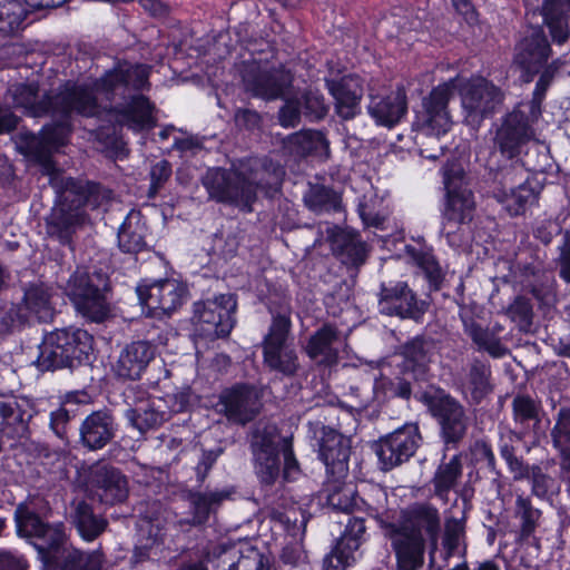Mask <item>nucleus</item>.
Returning a JSON list of instances; mask_svg holds the SVG:
<instances>
[{
    "label": "nucleus",
    "mask_w": 570,
    "mask_h": 570,
    "mask_svg": "<svg viewBox=\"0 0 570 570\" xmlns=\"http://www.w3.org/2000/svg\"><path fill=\"white\" fill-rule=\"evenodd\" d=\"M279 124L285 128L295 127L301 119V110L297 101L289 100L281 108L278 112Z\"/></svg>",
    "instance_id": "obj_58"
},
{
    "label": "nucleus",
    "mask_w": 570,
    "mask_h": 570,
    "mask_svg": "<svg viewBox=\"0 0 570 570\" xmlns=\"http://www.w3.org/2000/svg\"><path fill=\"white\" fill-rule=\"evenodd\" d=\"M28 322V314L18 304L0 307V335L9 334Z\"/></svg>",
    "instance_id": "obj_48"
},
{
    "label": "nucleus",
    "mask_w": 570,
    "mask_h": 570,
    "mask_svg": "<svg viewBox=\"0 0 570 570\" xmlns=\"http://www.w3.org/2000/svg\"><path fill=\"white\" fill-rule=\"evenodd\" d=\"M236 307L233 294H220L213 299L196 302L191 317L196 333L209 340L229 335L235 324Z\"/></svg>",
    "instance_id": "obj_11"
},
{
    "label": "nucleus",
    "mask_w": 570,
    "mask_h": 570,
    "mask_svg": "<svg viewBox=\"0 0 570 570\" xmlns=\"http://www.w3.org/2000/svg\"><path fill=\"white\" fill-rule=\"evenodd\" d=\"M108 288V276L97 268L79 267L69 277L65 287L67 296L83 317L101 322L108 315L104 292Z\"/></svg>",
    "instance_id": "obj_7"
},
{
    "label": "nucleus",
    "mask_w": 570,
    "mask_h": 570,
    "mask_svg": "<svg viewBox=\"0 0 570 570\" xmlns=\"http://www.w3.org/2000/svg\"><path fill=\"white\" fill-rule=\"evenodd\" d=\"M532 118L522 108H514L505 115L494 136V147L507 159H514L521 155L525 146L535 138Z\"/></svg>",
    "instance_id": "obj_13"
},
{
    "label": "nucleus",
    "mask_w": 570,
    "mask_h": 570,
    "mask_svg": "<svg viewBox=\"0 0 570 570\" xmlns=\"http://www.w3.org/2000/svg\"><path fill=\"white\" fill-rule=\"evenodd\" d=\"M166 410L168 411V415L170 413H180L187 410L191 401V391L190 389H183L176 393L167 395Z\"/></svg>",
    "instance_id": "obj_57"
},
{
    "label": "nucleus",
    "mask_w": 570,
    "mask_h": 570,
    "mask_svg": "<svg viewBox=\"0 0 570 570\" xmlns=\"http://www.w3.org/2000/svg\"><path fill=\"white\" fill-rule=\"evenodd\" d=\"M190 509L193 512L191 519L186 518L184 521L191 524L205 523L210 514L209 501H190Z\"/></svg>",
    "instance_id": "obj_64"
},
{
    "label": "nucleus",
    "mask_w": 570,
    "mask_h": 570,
    "mask_svg": "<svg viewBox=\"0 0 570 570\" xmlns=\"http://www.w3.org/2000/svg\"><path fill=\"white\" fill-rule=\"evenodd\" d=\"M345 476H338L337 474H327V479L323 484L322 495L325 499H333L340 497V499H356L360 494H365L366 490H370V495L380 499L381 497H389L386 488L380 484H370L362 482L360 488H355L352 483H344Z\"/></svg>",
    "instance_id": "obj_38"
},
{
    "label": "nucleus",
    "mask_w": 570,
    "mask_h": 570,
    "mask_svg": "<svg viewBox=\"0 0 570 570\" xmlns=\"http://www.w3.org/2000/svg\"><path fill=\"white\" fill-rule=\"evenodd\" d=\"M246 91L266 100L281 98L292 83L291 75L284 69L266 68L259 63H247L243 70Z\"/></svg>",
    "instance_id": "obj_19"
},
{
    "label": "nucleus",
    "mask_w": 570,
    "mask_h": 570,
    "mask_svg": "<svg viewBox=\"0 0 570 570\" xmlns=\"http://www.w3.org/2000/svg\"><path fill=\"white\" fill-rule=\"evenodd\" d=\"M140 304L148 315L161 317L176 311L184 301L186 289L175 279H160L139 284L136 288Z\"/></svg>",
    "instance_id": "obj_17"
},
{
    "label": "nucleus",
    "mask_w": 570,
    "mask_h": 570,
    "mask_svg": "<svg viewBox=\"0 0 570 570\" xmlns=\"http://www.w3.org/2000/svg\"><path fill=\"white\" fill-rule=\"evenodd\" d=\"M422 436L415 423L403 426L381 438L374 445L375 453L383 470H392L412 458Z\"/></svg>",
    "instance_id": "obj_15"
},
{
    "label": "nucleus",
    "mask_w": 570,
    "mask_h": 570,
    "mask_svg": "<svg viewBox=\"0 0 570 570\" xmlns=\"http://www.w3.org/2000/svg\"><path fill=\"white\" fill-rule=\"evenodd\" d=\"M219 412L238 424L252 421L261 409L257 391L248 385H236L219 396Z\"/></svg>",
    "instance_id": "obj_21"
},
{
    "label": "nucleus",
    "mask_w": 570,
    "mask_h": 570,
    "mask_svg": "<svg viewBox=\"0 0 570 570\" xmlns=\"http://www.w3.org/2000/svg\"><path fill=\"white\" fill-rule=\"evenodd\" d=\"M453 92L452 81L438 86L423 100V111L416 117L415 141L420 148V155L426 159L435 160L443 154V146L438 140L451 128L448 104Z\"/></svg>",
    "instance_id": "obj_5"
},
{
    "label": "nucleus",
    "mask_w": 570,
    "mask_h": 570,
    "mask_svg": "<svg viewBox=\"0 0 570 570\" xmlns=\"http://www.w3.org/2000/svg\"><path fill=\"white\" fill-rule=\"evenodd\" d=\"M490 367L481 362H474L471 365L464 392L469 394L474 403H480L492 390L490 384Z\"/></svg>",
    "instance_id": "obj_43"
},
{
    "label": "nucleus",
    "mask_w": 570,
    "mask_h": 570,
    "mask_svg": "<svg viewBox=\"0 0 570 570\" xmlns=\"http://www.w3.org/2000/svg\"><path fill=\"white\" fill-rule=\"evenodd\" d=\"M171 175V167L167 160H160L153 165L150 169L149 196L153 197L163 187L165 181Z\"/></svg>",
    "instance_id": "obj_54"
},
{
    "label": "nucleus",
    "mask_w": 570,
    "mask_h": 570,
    "mask_svg": "<svg viewBox=\"0 0 570 570\" xmlns=\"http://www.w3.org/2000/svg\"><path fill=\"white\" fill-rule=\"evenodd\" d=\"M210 199L252 212L256 200L255 187L246 173L238 169L210 168L202 179Z\"/></svg>",
    "instance_id": "obj_8"
},
{
    "label": "nucleus",
    "mask_w": 570,
    "mask_h": 570,
    "mask_svg": "<svg viewBox=\"0 0 570 570\" xmlns=\"http://www.w3.org/2000/svg\"><path fill=\"white\" fill-rule=\"evenodd\" d=\"M384 535L391 540L397 559V570H416L423 561L424 543L434 548L440 533L438 511L429 504L400 509L396 501L376 515Z\"/></svg>",
    "instance_id": "obj_3"
},
{
    "label": "nucleus",
    "mask_w": 570,
    "mask_h": 570,
    "mask_svg": "<svg viewBox=\"0 0 570 570\" xmlns=\"http://www.w3.org/2000/svg\"><path fill=\"white\" fill-rule=\"evenodd\" d=\"M540 401L528 394H517L512 400L513 421L523 429H528L531 422L538 423L540 421Z\"/></svg>",
    "instance_id": "obj_46"
},
{
    "label": "nucleus",
    "mask_w": 570,
    "mask_h": 570,
    "mask_svg": "<svg viewBox=\"0 0 570 570\" xmlns=\"http://www.w3.org/2000/svg\"><path fill=\"white\" fill-rule=\"evenodd\" d=\"M340 551V540L337 541L333 551L324 559L325 570H342L354 564L360 556L358 550H353L350 553L347 548Z\"/></svg>",
    "instance_id": "obj_50"
},
{
    "label": "nucleus",
    "mask_w": 570,
    "mask_h": 570,
    "mask_svg": "<svg viewBox=\"0 0 570 570\" xmlns=\"http://www.w3.org/2000/svg\"><path fill=\"white\" fill-rule=\"evenodd\" d=\"M435 344L433 340L414 337L403 346L402 368L412 373L416 380L425 379L429 364L434 355Z\"/></svg>",
    "instance_id": "obj_32"
},
{
    "label": "nucleus",
    "mask_w": 570,
    "mask_h": 570,
    "mask_svg": "<svg viewBox=\"0 0 570 570\" xmlns=\"http://www.w3.org/2000/svg\"><path fill=\"white\" fill-rule=\"evenodd\" d=\"M446 189V204L443 210V232L448 239L454 233L452 224H468L473 218L475 202L472 191L464 186L462 171L455 170L452 176L448 170L443 174Z\"/></svg>",
    "instance_id": "obj_16"
},
{
    "label": "nucleus",
    "mask_w": 570,
    "mask_h": 570,
    "mask_svg": "<svg viewBox=\"0 0 570 570\" xmlns=\"http://www.w3.org/2000/svg\"><path fill=\"white\" fill-rule=\"evenodd\" d=\"M69 420V413L65 407H59L50 413V429L58 438L66 436Z\"/></svg>",
    "instance_id": "obj_61"
},
{
    "label": "nucleus",
    "mask_w": 570,
    "mask_h": 570,
    "mask_svg": "<svg viewBox=\"0 0 570 570\" xmlns=\"http://www.w3.org/2000/svg\"><path fill=\"white\" fill-rule=\"evenodd\" d=\"M118 424L108 410L94 411L85 417L79 428L80 443L89 451H98L116 436Z\"/></svg>",
    "instance_id": "obj_23"
},
{
    "label": "nucleus",
    "mask_w": 570,
    "mask_h": 570,
    "mask_svg": "<svg viewBox=\"0 0 570 570\" xmlns=\"http://www.w3.org/2000/svg\"><path fill=\"white\" fill-rule=\"evenodd\" d=\"M518 511L522 513V533L523 535H530L534 529L537 519L539 518V511L532 509L529 503L530 501H518Z\"/></svg>",
    "instance_id": "obj_62"
},
{
    "label": "nucleus",
    "mask_w": 570,
    "mask_h": 570,
    "mask_svg": "<svg viewBox=\"0 0 570 570\" xmlns=\"http://www.w3.org/2000/svg\"><path fill=\"white\" fill-rule=\"evenodd\" d=\"M431 415L440 426L446 446H456L466 435L469 416L464 406L449 394L423 395Z\"/></svg>",
    "instance_id": "obj_12"
},
{
    "label": "nucleus",
    "mask_w": 570,
    "mask_h": 570,
    "mask_svg": "<svg viewBox=\"0 0 570 570\" xmlns=\"http://www.w3.org/2000/svg\"><path fill=\"white\" fill-rule=\"evenodd\" d=\"M155 355L156 347L150 342H131L120 352L116 363V373L125 380H139Z\"/></svg>",
    "instance_id": "obj_26"
},
{
    "label": "nucleus",
    "mask_w": 570,
    "mask_h": 570,
    "mask_svg": "<svg viewBox=\"0 0 570 570\" xmlns=\"http://www.w3.org/2000/svg\"><path fill=\"white\" fill-rule=\"evenodd\" d=\"M73 114L78 115L49 112L48 115L60 120L45 126L40 135L30 137L26 146L28 155L41 165L43 175L49 177V183L58 196L59 204L47 219V232L63 245L70 244L76 230L87 223L85 207L97 208L109 198L108 190L100 185L65 176L51 159V153L67 144L71 130L69 118Z\"/></svg>",
    "instance_id": "obj_2"
},
{
    "label": "nucleus",
    "mask_w": 570,
    "mask_h": 570,
    "mask_svg": "<svg viewBox=\"0 0 570 570\" xmlns=\"http://www.w3.org/2000/svg\"><path fill=\"white\" fill-rule=\"evenodd\" d=\"M498 186L493 195L504 209L517 216L524 212L527 204L534 198L533 189L524 181L519 166H510L495 174Z\"/></svg>",
    "instance_id": "obj_18"
},
{
    "label": "nucleus",
    "mask_w": 570,
    "mask_h": 570,
    "mask_svg": "<svg viewBox=\"0 0 570 570\" xmlns=\"http://www.w3.org/2000/svg\"><path fill=\"white\" fill-rule=\"evenodd\" d=\"M36 501L21 502L14 513L20 535L35 537L41 542L36 547L46 570H100L97 553H85L67 547L65 527L61 522L48 524L35 512Z\"/></svg>",
    "instance_id": "obj_4"
},
{
    "label": "nucleus",
    "mask_w": 570,
    "mask_h": 570,
    "mask_svg": "<svg viewBox=\"0 0 570 570\" xmlns=\"http://www.w3.org/2000/svg\"><path fill=\"white\" fill-rule=\"evenodd\" d=\"M256 473L265 484H272L279 474L281 459L284 461V479L292 480L298 473V463L294 456L292 443L288 439L276 441L273 436L255 435L253 442Z\"/></svg>",
    "instance_id": "obj_9"
},
{
    "label": "nucleus",
    "mask_w": 570,
    "mask_h": 570,
    "mask_svg": "<svg viewBox=\"0 0 570 570\" xmlns=\"http://www.w3.org/2000/svg\"><path fill=\"white\" fill-rule=\"evenodd\" d=\"M463 323L464 333L473 341L480 350L487 351L493 357H501L508 352L507 347L501 343L499 336L491 332L488 327H482L472 316L465 312L460 314Z\"/></svg>",
    "instance_id": "obj_39"
},
{
    "label": "nucleus",
    "mask_w": 570,
    "mask_h": 570,
    "mask_svg": "<svg viewBox=\"0 0 570 570\" xmlns=\"http://www.w3.org/2000/svg\"><path fill=\"white\" fill-rule=\"evenodd\" d=\"M125 416L135 429L144 433L165 422L168 419V411L164 400L149 397L139 400L134 406L128 407Z\"/></svg>",
    "instance_id": "obj_30"
},
{
    "label": "nucleus",
    "mask_w": 570,
    "mask_h": 570,
    "mask_svg": "<svg viewBox=\"0 0 570 570\" xmlns=\"http://www.w3.org/2000/svg\"><path fill=\"white\" fill-rule=\"evenodd\" d=\"M217 570H268L265 567L263 554L253 547L237 551L222 550L218 553Z\"/></svg>",
    "instance_id": "obj_40"
},
{
    "label": "nucleus",
    "mask_w": 570,
    "mask_h": 570,
    "mask_svg": "<svg viewBox=\"0 0 570 570\" xmlns=\"http://www.w3.org/2000/svg\"><path fill=\"white\" fill-rule=\"evenodd\" d=\"M220 453V449L203 451L202 456L196 466L197 481L203 482L205 480L208 471L215 464Z\"/></svg>",
    "instance_id": "obj_60"
},
{
    "label": "nucleus",
    "mask_w": 570,
    "mask_h": 570,
    "mask_svg": "<svg viewBox=\"0 0 570 570\" xmlns=\"http://www.w3.org/2000/svg\"><path fill=\"white\" fill-rule=\"evenodd\" d=\"M27 14L23 0H0V33L8 36L19 30Z\"/></svg>",
    "instance_id": "obj_45"
},
{
    "label": "nucleus",
    "mask_w": 570,
    "mask_h": 570,
    "mask_svg": "<svg viewBox=\"0 0 570 570\" xmlns=\"http://www.w3.org/2000/svg\"><path fill=\"white\" fill-rule=\"evenodd\" d=\"M549 86L550 85L546 82V80L539 79L533 91L532 100L528 102H521L518 107L524 109L532 116V118H539L541 115V104L544 99Z\"/></svg>",
    "instance_id": "obj_55"
},
{
    "label": "nucleus",
    "mask_w": 570,
    "mask_h": 570,
    "mask_svg": "<svg viewBox=\"0 0 570 570\" xmlns=\"http://www.w3.org/2000/svg\"><path fill=\"white\" fill-rule=\"evenodd\" d=\"M367 110L377 125L391 128L406 114V96L402 91L389 96H372Z\"/></svg>",
    "instance_id": "obj_31"
},
{
    "label": "nucleus",
    "mask_w": 570,
    "mask_h": 570,
    "mask_svg": "<svg viewBox=\"0 0 570 570\" xmlns=\"http://www.w3.org/2000/svg\"><path fill=\"white\" fill-rule=\"evenodd\" d=\"M538 10L553 41L566 42L570 35V0H543Z\"/></svg>",
    "instance_id": "obj_33"
},
{
    "label": "nucleus",
    "mask_w": 570,
    "mask_h": 570,
    "mask_svg": "<svg viewBox=\"0 0 570 570\" xmlns=\"http://www.w3.org/2000/svg\"><path fill=\"white\" fill-rule=\"evenodd\" d=\"M462 463L459 455H453L449 462L442 463L433 478L434 494L448 498L453 492L460 499H470L473 490L468 485H460Z\"/></svg>",
    "instance_id": "obj_29"
},
{
    "label": "nucleus",
    "mask_w": 570,
    "mask_h": 570,
    "mask_svg": "<svg viewBox=\"0 0 570 570\" xmlns=\"http://www.w3.org/2000/svg\"><path fill=\"white\" fill-rule=\"evenodd\" d=\"M472 454L478 463H484L489 470L495 471V456L489 443L476 441L472 448Z\"/></svg>",
    "instance_id": "obj_59"
},
{
    "label": "nucleus",
    "mask_w": 570,
    "mask_h": 570,
    "mask_svg": "<svg viewBox=\"0 0 570 570\" xmlns=\"http://www.w3.org/2000/svg\"><path fill=\"white\" fill-rule=\"evenodd\" d=\"M29 315H35L40 322H48L53 316L51 305V292L45 284H32L23 295V304L20 305Z\"/></svg>",
    "instance_id": "obj_41"
},
{
    "label": "nucleus",
    "mask_w": 570,
    "mask_h": 570,
    "mask_svg": "<svg viewBox=\"0 0 570 570\" xmlns=\"http://www.w3.org/2000/svg\"><path fill=\"white\" fill-rule=\"evenodd\" d=\"M500 454L507 462L511 473L515 479H521L528 475L529 468L523 461L514 455V448L508 443L500 446Z\"/></svg>",
    "instance_id": "obj_53"
},
{
    "label": "nucleus",
    "mask_w": 570,
    "mask_h": 570,
    "mask_svg": "<svg viewBox=\"0 0 570 570\" xmlns=\"http://www.w3.org/2000/svg\"><path fill=\"white\" fill-rule=\"evenodd\" d=\"M379 309L389 316L419 318L423 314V303L419 302L413 291L404 282L382 285Z\"/></svg>",
    "instance_id": "obj_20"
},
{
    "label": "nucleus",
    "mask_w": 570,
    "mask_h": 570,
    "mask_svg": "<svg viewBox=\"0 0 570 570\" xmlns=\"http://www.w3.org/2000/svg\"><path fill=\"white\" fill-rule=\"evenodd\" d=\"M551 438L556 448L570 442V409H560L556 425L551 431Z\"/></svg>",
    "instance_id": "obj_52"
},
{
    "label": "nucleus",
    "mask_w": 570,
    "mask_h": 570,
    "mask_svg": "<svg viewBox=\"0 0 570 570\" xmlns=\"http://www.w3.org/2000/svg\"><path fill=\"white\" fill-rule=\"evenodd\" d=\"M146 223L140 212L130 210L118 229V247L121 252L136 255L147 248Z\"/></svg>",
    "instance_id": "obj_35"
},
{
    "label": "nucleus",
    "mask_w": 570,
    "mask_h": 570,
    "mask_svg": "<svg viewBox=\"0 0 570 570\" xmlns=\"http://www.w3.org/2000/svg\"><path fill=\"white\" fill-rule=\"evenodd\" d=\"M90 483L115 499H127L129 495L127 476L112 465L94 466L90 471Z\"/></svg>",
    "instance_id": "obj_36"
},
{
    "label": "nucleus",
    "mask_w": 570,
    "mask_h": 570,
    "mask_svg": "<svg viewBox=\"0 0 570 570\" xmlns=\"http://www.w3.org/2000/svg\"><path fill=\"white\" fill-rule=\"evenodd\" d=\"M292 322L289 314H274L268 333L263 340L265 365L285 376H293L299 368L296 351L288 343Z\"/></svg>",
    "instance_id": "obj_10"
},
{
    "label": "nucleus",
    "mask_w": 570,
    "mask_h": 570,
    "mask_svg": "<svg viewBox=\"0 0 570 570\" xmlns=\"http://www.w3.org/2000/svg\"><path fill=\"white\" fill-rule=\"evenodd\" d=\"M138 528L140 535H145V533L148 534V542L144 544L145 548H149L161 540L160 528L157 520L154 521L151 519H142L138 523Z\"/></svg>",
    "instance_id": "obj_63"
},
{
    "label": "nucleus",
    "mask_w": 570,
    "mask_h": 570,
    "mask_svg": "<svg viewBox=\"0 0 570 570\" xmlns=\"http://www.w3.org/2000/svg\"><path fill=\"white\" fill-rule=\"evenodd\" d=\"M550 53V45L542 31H537L520 42L515 62L527 72L525 81H531L533 75L542 69Z\"/></svg>",
    "instance_id": "obj_27"
},
{
    "label": "nucleus",
    "mask_w": 570,
    "mask_h": 570,
    "mask_svg": "<svg viewBox=\"0 0 570 570\" xmlns=\"http://www.w3.org/2000/svg\"><path fill=\"white\" fill-rule=\"evenodd\" d=\"M406 253L431 282H438L440 279L441 268L430 247L422 244L407 245Z\"/></svg>",
    "instance_id": "obj_47"
},
{
    "label": "nucleus",
    "mask_w": 570,
    "mask_h": 570,
    "mask_svg": "<svg viewBox=\"0 0 570 570\" xmlns=\"http://www.w3.org/2000/svg\"><path fill=\"white\" fill-rule=\"evenodd\" d=\"M350 454L348 440L336 430L322 425L318 438V458L326 468V474L346 476Z\"/></svg>",
    "instance_id": "obj_22"
},
{
    "label": "nucleus",
    "mask_w": 570,
    "mask_h": 570,
    "mask_svg": "<svg viewBox=\"0 0 570 570\" xmlns=\"http://www.w3.org/2000/svg\"><path fill=\"white\" fill-rule=\"evenodd\" d=\"M462 107L465 119L471 125L492 116L503 104V91L485 78L469 80L461 90Z\"/></svg>",
    "instance_id": "obj_14"
},
{
    "label": "nucleus",
    "mask_w": 570,
    "mask_h": 570,
    "mask_svg": "<svg viewBox=\"0 0 570 570\" xmlns=\"http://www.w3.org/2000/svg\"><path fill=\"white\" fill-rule=\"evenodd\" d=\"M94 337L82 328L56 330L39 346L37 365L42 371L75 367L89 361Z\"/></svg>",
    "instance_id": "obj_6"
},
{
    "label": "nucleus",
    "mask_w": 570,
    "mask_h": 570,
    "mask_svg": "<svg viewBox=\"0 0 570 570\" xmlns=\"http://www.w3.org/2000/svg\"><path fill=\"white\" fill-rule=\"evenodd\" d=\"M70 519L79 535L88 542L96 540L108 527L105 509L96 501H72Z\"/></svg>",
    "instance_id": "obj_25"
},
{
    "label": "nucleus",
    "mask_w": 570,
    "mask_h": 570,
    "mask_svg": "<svg viewBox=\"0 0 570 570\" xmlns=\"http://www.w3.org/2000/svg\"><path fill=\"white\" fill-rule=\"evenodd\" d=\"M327 233L332 239L334 250L344 264L355 267L364 264L367 247L358 234L341 230L337 227H327Z\"/></svg>",
    "instance_id": "obj_34"
},
{
    "label": "nucleus",
    "mask_w": 570,
    "mask_h": 570,
    "mask_svg": "<svg viewBox=\"0 0 570 570\" xmlns=\"http://www.w3.org/2000/svg\"><path fill=\"white\" fill-rule=\"evenodd\" d=\"M150 68L142 63L118 62L100 78L83 82L67 81L55 95H39L35 82L16 83L9 87L8 97L16 108L32 117L49 112L68 115L77 112L82 117L107 114L110 120L134 131L150 129L156 125L154 106L142 95H134L124 105L114 106L116 97H126L130 91L149 88Z\"/></svg>",
    "instance_id": "obj_1"
},
{
    "label": "nucleus",
    "mask_w": 570,
    "mask_h": 570,
    "mask_svg": "<svg viewBox=\"0 0 570 570\" xmlns=\"http://www.w3.org/2000/svg\"><path fill=\"white\" fill-rule=\"evenodd\" d=\"M365 532L364 521L361 518H348L346 529L340 538V551L347 548L350 553L358 550L362 543V537Z\"/></svg>",
    "instance_id": "obj_49"
},
{
    "label": "nucleus",
    "mask_w": 570,
    "mask_h": 570,
    "mask_svg": "<svg viewBox=\"0 0 570 570\" xmlns=\"http://www.w3.org/2000/svg\"><path fill=\"white\" fill-rule=\"evenodd\" d=\"M508 315L521 330L530 327L532 322V305L525 297H517L508 308Z\"/></svg>",
    "instance_id": "obj_51"
},
{
    "label": "nucleus",
    "mask_w": 570,
    "mask_h": 570,
    "mask_svg": "<svg viewBox=\"0 0 570 570\" xmlns=\"http://www.w3.org/2000/svg\"><path fill=\"white\" fill-rule=\"evenodd\" d=\"M284 144L291 154L299 157L315 155L323 158L327 157L330 151L328 141L317 130H302L291 134Z\"/></svg>",
    "instance_id": "obj_37"
},
{
    "label": "nucleus",
    "mask_w": 570,
    "mask_h": 570,
    "mask_svg": "<svg viewBox=\"0 0 570 570\" xmlns=\"http://www.w3.org/2000/svg\"><path fill=\"white\" fill-rule=\"evenodd\" d=\"M247 175L248 180L257 189H276L285 175L284 168L269 158L261 159L255 168H252Z\"/></svg>",
    "instance_id": "obj_42"
},
{
    "label": "nucleus",
    "mask_w": 570,
    "mask_h": 570,
    "mask_svg": "<svg viewBox=\"0 0 570 570\" xmlns=\"http://www.w3.org/2000/svg\"><path fill=\"white\" fill-rule=\"evenodd\" d=\"M326 87L335 100V109L340 117L352 119L360 114L364 87L358 76L346 75L340 80H326Z\"/></svg>",
    "instance_id": "obj_24"
},
{
    "label": "nucleus",
    "mask_w": 570,
    "mask_h": 570,
    "mask_svg": "<svg viewBox=\"0 0 570 570\" xmlns=\"http://www.w3.org/2000/svg\"><path fill=\"white\" fill-rule=\"evenodd\" d=\"M340 344L338 330L331 324H324L309 336L304 351L317 364L332 366L338 361Z\"/></svg>",
    "instance_id": "obj_28"
},
{
    "label": "nucleus",
    "mask_w": 570,
    "mask_h": 570,
    "mask_svg": "<svg viewBox=\"0 0 570 570\" xmlns=\"http://www.w3.org/2000/svg\"><path fill=\"white\" fill-rule=\"evenodd\" d=\"M558 248L559 256L557 264L559 266V275L567 283H570V232H566L562 243Z\"/></svg>",
    "instance_id": "obj_56"
},
{
    "label": "nucleus",
    "mask_w": 570,
    "mask_h": 570,
    "mask_svg": "<svg viewBox=\"0 0 570 570\" xmlns=\"http://www.w3.org/2000/svg\"><path fill=\"white\" fill-rule=\"evenodd\" d=\"M303 199L306 207L316 214L340 209L338 195L324 185H309Z\"/></svg>",
    "instance_id": "obj_44"
}]
</instances>
